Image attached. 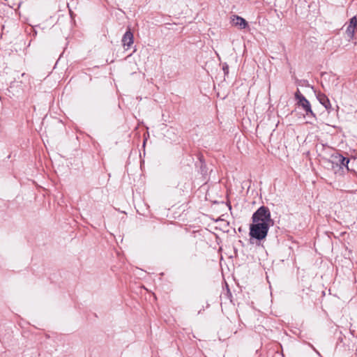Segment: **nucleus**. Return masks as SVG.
I'll use <instances>...</instances> for the list:
<instances>
[{"label": "nucleus", "mask_w": 357, "mask_h": 357, "mask_svg": "<svg viewBox=\"0 0 357 357\" xmlns=\"http://www.w3.org/2000/svg\"><path fill=\"white\" fill-rule=\"evenodd\" d=\"M270 227L271 225L264 222H252L250 225L249 235L252 238L261 241L266 237Z\"/></svg>", "instance_id": "f257e3e1"}, {"label": "nucleus", "mask_w": 357, "mask_h": 357, "mask_svg": "<svg viewBox=\"0 0 357 357\" xmlns=\"http://www.w3.org/2000/svg\"><path fill=\"white\" fill-rule=\"evenodd\" d=\"M252 222H264L268 225H273V220L271 219V212L268 207L260 206L252 216Z\"/></svg>", "instance_id": "f03ea898"}, {"label": "nucleus", "mask_w": 357, "mask_h": 357, "mask_svg": "<svg viewBox=\"0 0 357 357\" xmlns=\"http://www.w3.org/2000/svg\"><path fill=\"white\" fill-rule=\"evenodd\" d=\"M294 96L296 100L297 101L296 105H298V107H301L303 109V111L305 112V115L307 116H310L314 119H316V115L312 109L310 102L301 93L298 89L296 91Z\"/></svg>", "instance_id": "7ed1b4c3"}, {"label": "nucleus", "mask_w": 357, "mask_h": 357, "mask_svg": "<svg viewBox=\"0 0 357 357\" xmlns=\"http://www.w3.org/2000/svg\"><path fill=\"white\" fill-rule=\"evenodd\" d=\"M122 44L126 50H128L133 43V34L130 30H128L122 38Z\"/></svg>", "instance_id": "20e7f679"}, {"label": "nucleus", "mask_w": 357, "mask_h": 357, "mask_svg": "<svg viewBox=\"0 0 357 357\" xmlns=\"http://www.w3.org/2000/svg\"><path fill=\"white\" fill-rule=\"evenodd\" d=\"M317 100L330 113L332 110V107L328 97L322 93H319L317 96Z\"/></svg>", "instance_id": "39448f33"}, {"label": "nucleus", "mask_w": 357, "mask_h": 357, "mask_svg": "<svg viewBox=\"0 0 357 357\" xmlns=\"http://www.w3.org/2000/svg\"><path fill=\"white\" fill-rule=\"evenodd\" d=\"M232 22L234 26H238L241 29H245L248 25L244 18L238 15L233 16Z\"/></svg>", "instance_id": "423d86ee"}, {"label": "nucleus", "mask_w": 357, "mask_h": 357, "mask_svg": "<svg viewBox=\"0 0 357 357\" xmlns=\"http://www.w3.org/2000/svg\"><path fill=\"white\" fill-rule=\"evenodd\" d=\"M335 162L340 165V168L344 167L348 168V164L349 162V159L348 158L344 157L342 155H338L335 157Z\"/></svg>", "instance_id": "0eeeda50"}, {"label": "nucleus", "mask_w": 357, "mask_h": 357, "mask_svg": "<svg viewBox=\"0 0 357 357\" xmlns=\"http://www.w3.org/2000/svg\"><path fill=\"white\" fill-rule=\"evenodd\" d=\"M355 29H356V27L350 26L349 25L347 26V28L346 30V34L349 40H350L351 39H352L354 38V33H355Z\"/></svg>", "instance_id": "6e6552de"}, {"label": "nucleus", "mask_w": 357, "mask_h": 357, "mask_svg": "<svg viewBox=\"0 0 357 357\" xmlns=\"http://www.w3.org/2000/svg\"><path fill=\"white\" fill-rule=\"evenodd\" d=\"M357 24V20L356 17H353L349 22V26L356 27Z\"/></svg>", "instance_id": "1a4fd4ad"}, {"label": "nucleus", "mask_w": 357, "mask_h": 357, "mask_svg": "<svg viewBox=\"0 0 357 357\" xmlns=\"http://www.w3.org/2000/svg\"><path fill=\"white\" fill-rule=\"evenodd\" d=\"M222 70L225 75H227L229 73V66L227 63H223Z\"/></svg>", "instance_id": "9d476101"}, {"label": "nucleus", "mask_w": 357, "mask_h": 357, "mask_svg": "<svg viewBox=\"0 0 357 357\" xmlns=\"http://www.w3.org/2000/svg\"><path fill=\"white\" fill-rule=\"evenodd\" d=\"M314 350L317 352V354H319V351H317L314 348Z\"/></svg>", "instance_id": "9b49d317"}]
</instances>
